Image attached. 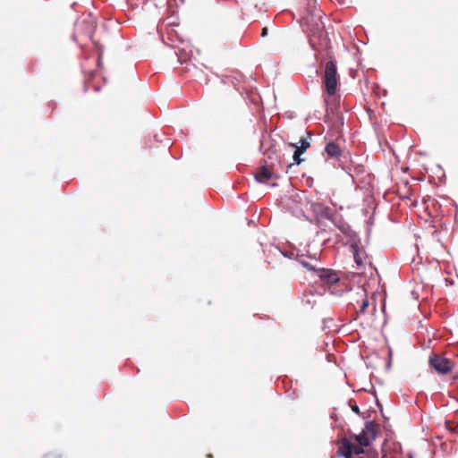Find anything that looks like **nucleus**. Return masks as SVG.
I'll list each match as a JSON object with an SVG mask.
<instances>
[{"label": "nucleus", "mask_w": 458, "mask_h": 458, "mask_svg": "<svg viewBox=\"0 0 458 458\" xmlns=\"http://www.w3.org/2000/svg\"><path fill=\"white\" fill-rule=\"evenodd\" d=\"M325 105H326V111L327 113L329 111V109L331 110V112L334 114L335 111H336V107H328V105H327V100L325 99Z\"/></svg>", "instance_id": "a211bd4d"}, {"label": "nucleus", "mask_w": 458, "mask_h": 458, "mask_svg": "<svg viewBox=\"0 0 458 458\" xmlns=\"http://www.w3.org/2000/svg\"><path fill=\"white\" fill-rule=\"evenodd\" d=\"M369 306V301L367 298L363 299L361 301V304L360 306V310L357 311V315L363 314L366 310V309Z\"/></svg>", "instance_id": "4468645a"}, {"label": "nucleus", "mask_w": 458, "mask_h": 458, "mask_svg": "<svg viewBox=\"0 0 458 458\" xmlns=\"http://www.w3.org/2000/svg\"><path fill=\"white\" fill-rule=\"evenodd\" d=\"M363 295H365V290H364V289H361V290H360V296H363Z\"/></svg>", "instance_id": "5701e85b"}, {"label": "nucleus", "mask_w": 458, "mask_h": 458, "mask_svg": "<svg viewBox=\"0 0 458 458\" xmlns=\"http://www.w3.org/2000/svg\"><path fill=\"white\" fill-rule=\"evenodd\" d=\"M316 276L327 284H334L339 281L337 273L331 268L319 267Z\"/></svg>", "instance_id": "39448f33"}, {"label": "nucleus", "mask_w": 458, "mask_h": 458, "mask_svg": "<svg viewBox=\"0 0 458 458\" xmlns=\"http://www.w3.org/2000/svg\"><path fill=\"white\" fill-rule=\"evenodd\" d=\"M369 458H378V453L377 451L368 452Z\"/></svg>", "instance_id": "f3484780"}, {"label": "nucleus", "mask_w": 458, "mask_h": 458, "mask_svg": "<svg viewBox=\"0 0 458 458\" xmlns=\"http://www.w3.org/2000/svg\"><path fill=\"white\" fill-rule=\"evenodd\" d=\"M296 260L306 269L309 271H312L315 274L317 273V270L319 269V267L316 264L310 263L306 260L305 256L303 254L297 255Z\"/></svg>", "instance_id": "9d476101"}, {"label": "nucleus", "mask_w": 458, "mask_h": 458, "mask_svg": "<svg viewBox=\"0 0 458 458\" xmlns=\"http://www.w3.org/2000/svg\"><path fill=\"white\" fill-rule=\"evenodd\" d=\"M295 148L293 155L294 164L300 165L303 159L301 156L310 148V143L309 138H301L298 144H292Z\"/></svg>", "instance_id": "423d86ee"}, {"label": "nucleus", "mask_w": 458, "mask_h": 458, "mask_svg": "<svg viewBox=\"0 0 458 458\" xmlns=\"http://www.w3.org/2000/svg\"><path fill=\"white\" fill-rule=\"evenodd\" d=\"M100 89L99 87H95V91H98Z\"/></svg>", "instance_id": "393cba45"}, {"label": "nucleus", "mask_w": 458, "mask_h": 458, "mask_svg": "<svg viewBox=\"0 0 458 458\" xmlns=\"http://www.w3.org/2000/svg\"><path fill=\"white\" fill-rule=\"evenodd\" d=\"M82 25H84V23H80V22L76 23V31H75V33L72 36L73 40H77L79 28L81 26H82ZM85 27H86V31H85L84 34H85V36L88 38L91 39L92 38V33H93V26H92V24L85 23Z\"/></svg>", "instance_id": "9b49d317"}, {"label": "nucleus", "mask_w": 458, "mask_h": 458, "mask_svg": "<svg viewBox=\"0 0 458 458\" xmlns=\"http://www.w3.org/2000/svg\"><path fill=\"white\" fill-rule=\"evenodd\" d=\"M339 120L341 121V123L343 124V123H344V117H343V116H340V117H339Z\"/></svg>", "instance_id": "b1692460"}, {"label": "nucleus", "mask_w": 458, "mask_h": 458, "mask_svg": "<svg viewBox=\"0 0 458 458\" xmlns=\"http://www.w3.org/2000/svg\"><path fill=\"white\" fill-rule=\"evenodd\" d=\"M351 440L347 437H343L340 442V446L337 450V456L344 458H353V454L350 450Z\"/></svg>", "instance_id": "6e6552de"}, {"label": "nucleus", "mask_w": 458, "mask_h": 458, "mask_svg": "<svg viewBox=\"0 0 458 458\" xmlns=\"http://www.w3.org/2000/svg\"><path fill=\"white\" fill-rule=\"evenodd\" d=\"M431 368H433L438 374L446 375L452 370V362L449 359L438 355L431 354L428 359Z\"/></svg>", "instance_id": "7ed1b4c3"}, {"label": "nucleus", "mask_w": 458, "mask_h": 458, "mask_svg": "<svg viewBox=\"0 0 458 458\" xmlns=\"http://www.w3.org/2000/svg\"><path fill=\"white\" fill-rule=\"evenodd\" d=\"M276 177V174L267 166H261L258 172L254 174V178L258 182L267 183V182Z\"/></svg>", "instance_id": "0eeeda50"}, {"label": "nucleus", "mask_w": 458, "mask_h": 458, "mask_svg": "<svg viewBox=\"0 0 458 458\" xmlns=\"http://www.w3.org/2000/svg\"><path fill=\"white\" fill-rule=\"evenodd\" d=\"M310 259H314L316 263L318 261V258L316 257V255H314V256H312V257H311V256H310Z\"/></svg>", "instance_id": "4be33fe9"}, {"label": "nucleus", "mask_w": 458, "mask_h": 458, "mask_svg": "<svg viewBox=\"0 0 458 458\" xmlns=\"http://www.w3.org/2000/svg\"><path fill=\"white\" fill-rule=\"evenodd\" d=\"M307 135L309 136V138L312 136V134H310V131H307Z\"/></svg>", "instance_id": "a878e982"}, {"label": "nucleus", "mask_w": 458, "mask_h": 458, "mask_svg": "<svg viewBox=\"0 0 458 458\" xmlns=\"http://www.w3.org/2000/svg\"><path fill=\"white\" fill-rule=\"evenodd\" d=\"M349 405H350V408L352 409V411L360 415V408L359 406L357 405V403L355 402H352V400L349 401Z\"/></svg>", "instance_id": "2eb2a0df"}, {"label": "nucleus", "mask_w": 458, "mask_h": 458, "mask_svg": "<svg viewBox=\"0 0 458 458\" xmlns=\"http://www.w3.org/2000/svg\"><path fill=\"white\" fill-rule=\"evenodd\" d=\"M379 426L372 420L365 422L364 428L357 435H353L355 441L360 445H370L371 442L376 440Z\"/></svg>", "instance_id": "f03ea898"}, {"label": "nucleus", "mask_w": 458, "mask_h": 458, "mask_svg": "<svg viewBox=\"0 0 458 458\" xmlns=\"http://www.w3.org/2000/svg\"><path fill=\"white\" fill-rule=\"evenodd\" d=\"M208 458H212V455H211V454H208Z\"/></svg>", "instance_id": "c85d7f7f"}, {"label": "nucleus", "mask_w": 458, "mask_h": 458, "mask_svg": "<svg viewBox=\"0 0 458 458\" xmlns=\"http://www.w3.org/2000/svg\"><path fill=\"white\" fill-rule=\"evenodd\" d=\"M327 217L333 223L335 228H337L345 236H351L352 228L347 222L344 221L342 216L339 215H327Z\"/></svg>", "instance_id": "20e7f679"}, {"label": "nucleus", "mask_w": 458, "mask_h": 458, "mask_svg": "<svg viewBox=\"0 0 458 458\" xmlns=\"http://www.w3.org/2000/svg\"><path fill=\"white\" fill-rule=\"evenodd\" d=\"M282 254L289 259H292V257L293 256V252H282Z\"/></svg>", "instance_id": "6ab92c4d"}, {"label": "nucleus", "mask_w": 458, "mask_h": 458, "mask_svg": "<svg viewBox=\"0 0 458 458\" xmlns=\"http://www.w3.org/2000/svg\"><path fill=\"white\" fill-rule=\"evenodd\" d=\"M323 30H324V25L323 24H321V26L318 25L316 31H314L312 33V36H311L312 38L310 40L311 45H313V38L317 37L318 38H320V37L323 34Z\"/></svg>", "instance_id": "ddd939ff"}, {"label": "nucleus", "mask_w": 458, "mask_h": 458, "mask_svg": "<svg viewBox=\"0 0 458 458\" xmlns=\"http://www.w3.org/2000/svg\"><path fill=\"white\" fill-rule=\"evenodd\" d=\"M324 84L327 95L333 96L335 94L338 80L336 64L334 60L327 61L325 65Z\"/></svg>", "instance_id": "f257e3e1"}, {"label": "nucleus", "mask_w": 458, "mask_h": 458, "mask_svg": "<svg viewBox=\"0 0 458 458\" xmlns=\"http://www.w3.org/2000/svg\"><path fill=\"white\" fill-rule=\"evenodd\" d=\"M267 28H263L262 29V37L267 36Z\"/></svg>", "instance_id": "aec40b11"}, {"label": "nucleus", "mask_w": 458, "mask_h": 458, "mask_svg": "<svg viewBox=\"0 0 458 458\" xmlns=\"http://www.w3.org/2000/svg\"><path fill=\"white\" fill-rule=\"evenodd\" d=\"M365 447H367V446L360 445V444H358V443H357V445H354L351 442L350 450L352 453V454L360 455V454H366Z\"/></svg>", "instance_id": "f8f14e48"}, {"label": "nucleus", "mask_w": 458, "mask_h": 458, "mask_svg": "<svg viewBox=\"0 0 458 458\" xmlns=\"http://www.w3.org/2000/svg\"><path fill=\"white\" fill-rule=\"evenodd\" d=\"M312 207H314V208L318 207V208H319L320 209L323 208L322 204H320V203L313 204V205H312Z\"/></svg>", "instance_id": "412c9836"}, {"label": "nucleus", "mask_w": 458, "mask_h": 458, "mask_svg": "<svg viewBox=\"0 0 458 458\" xmlns=\"http://www.w3.org/2000/svg\"><path fill=\"white\" fill-rule=\"evenodd\" d=\"M166 143L165 144V146H167L169 144V139H166Z\"/></svg>", "instance_id": "bb28decb"}, {"label": "nucleus", "mask_w": 458, "mask_h": 458, "mask_svg": "<svg viewBox=\"0 0 458 458\" xmlns=\"http://www.w3.org/2000/svg\"><path fill=\"white\" fill-rule=\"evenodd\" d=\"M354 261L358 267L362 266V259L357 251L354 252Z\"/></svg>", "instance_id": "dca6fc26"}, {"label": "nucleus", "mask_w": 458, "mask_h": 458, "mask_svg": "<svg viewBox=\"0 0 458 458\" xmlns=\"http://www.w3.org/2000/svg\"><path fill=\"white\" fill-rule=\"evenodd\" d=\"M325 152L329 157L335 159H338L343 155L342 149L335 142L327 143L325 147Z\"/></svg>", "instance_id": "1a4fd4ad"}, {"label": "nucleus", "mask_w": 458, "mask_h": 458, "mask_svg": "<svg viewBox=\"0 0 458 458\" xmlns=\"http://www.w3.org/2000/svg\"><path fill=\"white\" fill-rule=\"evenodd\" d=\"M155 139H156V140L160 141V140H158V138H157V135H155Z\"/></svg>", "instance_id": "cd10ccee"}]
</instances>
